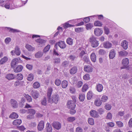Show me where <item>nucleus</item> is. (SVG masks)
<instances>
[{
  "mask_svg": "<svg viewBox=\"0 0 132 132\" xmlns=\"http://www.w3.org/2000/svg\"><path fill=\"white\" fill-rule=\"evenodd\" d=\"M75 118L74 117H70L67 118V121L70 122H72L75 120Z\"/></svg>",
  "mask_w": 132,
  "mask_h": 132,
  "instance_id": "5fc2aeb1",
  "label": "nucleus"
},
{
  "mask_svg": "<svg viewBox=\"0 0 132 132\" xmlns=\"http://www.w3.org/2000/svg\"><path fill=\"white\" fill-rule=\"evenodd\" d=\"M82 82L81 81H79L77 82V86L78 88H80L82 86Z\"/></svg>",
  "mask_w": 132,
  "mask_h": 132,
  "instance_id": "69168bd1",
  "label": "nucleus"
},
{
  "mask_svg": "<svg viewBox=\"0 0 132 132\" xmlns=\"http://www.w3.org/2000/svg\"><path fill=\"white\" fill-rule=\"evenodd\" d=\"M5 78L9 80L13 79L15 78V76L13 74H7Z\"/></svg>",
  "mask_w": 132,
  "mask_h": 132,
  "instance_id": "aec40b11",
  "label": "nucleus"
},
{
  "mask_svg": "<svg viewBox=\"0 0 132 132\" xmlns=\"http://www.w3.org/2000/svg\"><path fill=\"white\" fill-rule=\"evenodd\" d=\"M129 63V60L127 58H124L122 60V64L124 66H127L128 64Z\"/></svg>",
  "mask_w": 132,
  "mask_h": 132,
  "instance_id": "412c9836",
  "label": "nucleus"
},
{
  "mask_svg": "<svg viewBox=\"0 0 132 132\" xmlns=\"http://www.w3.org/2000/svg\"><path fill=\"white\" fill-rule=\"evenodd\" d=\"M68 58L70 60L72 61L74 60L76 57L75 56L72 55L69 56Z\"/></svg>",
  "mask_w": 132,
  "mask_h": 132,
  "instance_id": "864d4df0",
  "label": "nucleus"
},
{
  "mask_svg": "<svg viewBox=\"0 0 132 132\" xmlns=\"http://www.w3.org/2000/svg\"><path fill=\"white\" fill-rule=\"evenodd\" d=\"M12 55H13L16 54L17 55H20L21 52L20 48L18 46H16L15 48V50L12 51L11 52Z\"/></svg>",
  "mask_w": 132,
  "mask_h": 132,
  "instance_id": "7ed1b4c3",
  "label": "nucleus"
},
{
  "mask_svg": "<svg viewBox=\"0 0 132 132\" xmlns=\"http://www.w3.org/2000/svg\"><path fill=\"white\" fill-rule=\"evenodd\" d=\"M18 115L16 113L13 112L10 116V117L12 119H15L18 117Z\"/></svg>",
  "mask_w": 132,
  "mask_h": 132,
  "instance_id": "473e14b6",
  "label": "nucleus"
},
{
  "mask_svg": "<svg viewBox=\"0 0 132 132\" xmlns=\"http://www.w3.org/2000/svg\"><path fill=\"white\" fill-rule=\"evenodd\" d=\"M7 29L9 30V31L12 32L13 33H15V32H20V31L16 29H13L9 27H6V28Z\"/></svg>",
  "mask_w": 132,
  "mask_h": 132,
  "instance_id": "7c9ffc66",
  "label": "nucleus"
},
{
  "mask_svg": "<svg viewBox=\"0 0 132 132\" xmlns=\"http://www.w3.org/2000/svg\"><path fill=\"white\" fill-rule=\"evenodd\" d=\"M86 28L87 30L91 29L93 27V25L91 23H89L86 25Z\"/></svg>",
  "mask_w": 132,
  "mask_h": 132,
  "instance_id": "79ce46f5",
  "label": "nucleus"
},
{
  "mask_svg": "<svg viewBox=\"0 0 132 132\" xmlns=\"http://www.w3.org/2000/svg\"><path fill=\"white\" fill-rule=\"evenodd\" d=\"M103 32L102 30L99 28H96L95 29L94 33L95 35L97 36H99L101 35Z\"/></svg>",
  "mask_w": 132,
  "mask_h": 132,
  "instance_id": "0eeeda50",
  "label": "nucleus"
},
{
  "mask_svg": "<svg viewBox=\"0 0 132 132\" xmlns=\"http://www.w3.org/2000/svg\"><path fill=\"white\" fill-rule=\"evenodd\" d=\"M44 123L43 121H41L39 123L38 126L37 128L38 130L41 131L44 128Z\"/></svg>",
  "mask_w": 132,
  "mask_h": 132,
  "instance_id": "6e6552de",
  "label": "nucleus"
},
{
  "mask_svg": "<svg viewBox=\"0 0 132 132\" xmlns=\"http://www.w3.org/2000/svg\"><path fill=\"white\" fill-rule=\"evenodd\" d=\"M11 105L13 108H17L18 107V104L17 101L15 100L12 99L11 100Z\"/></svg>",
  "mask_w": 132,
  "mask_h": 132,
  "instance_id": "9b49d317",
  "label": "nucleus"
},
{
  "mask_svg": "<svg viewBox=\"0 0 132 132\" xmlns=\"http://www.w3.org/2000/svg\"><path fill=\"white\" fill-rule=\"evenodd\" d=\"M34 78V75L32 74H30L28 76L27 80L30 81H32Z\"/></svg>",
  "mask_w": 132,
  "mask_h": 132,
  "instance_id": "37998d69",
  "label": "nucleus"
},
{
  "mask_svg": "<svg viewBox=\"0 0 132 132\" xmlns=\"http://www.w3.org/2000/svg\"><path fill=\"white\" fill-rule=\"evenodd\" d=\"M128 54V52L125 50L121 51L119 52V56H126Z\"/></svg>",
  "mask_w": 132,
  "mask_h": 132,
  "instance_id": "5701e85b",
  "label": "nucleus"
},
{
  "mask_svg": "<svg viewBox=\"0 0 132 132\" xmlns=\"http://www.w3.org/2000/svg\"><path fill=\"white\" fill-rule=\"evenodd\" d=\"M116 54V51L114 49H112L110 51L109 55V56L110 59H113L115 56Z\"/></svg>",
  "mask_w": 132,
  "mask_h": 132,
  "instance_id": "9d476101",
  "label": "nucleus"
},
{
  "mask_svg": "<svg viewBox=\"0 0 132 132\" xmlns=\"http://www.w3.org/2000/svg\"><path fill=\"white\" fill-rule=\"evenodd\" d=\"M31 95L33 98L36 99L38 97L39 94V92L37 91L33 90L31 92Z\"/></svg>",
  "mask_w": 132,
  "mask_h": 132,
  "instance_id": "39448f33",
  "label": "nucleus"
},
{
  "mask_svg": "<svg viewBox=\"0 0 132 132\" xmlns=\"http://www.w3.org/2000/svg\"><path fill=\"white\" fill-rule=\"evenodd\" d=\"M103 86L100 84H97L96 86V89L99 92H101L103 89Z\"/></svg>",
  "mask_w": 132,
  "mask_h": 132,
  "instance_id": "6ab92c4d",
  "label": "nucleus"
},
{
  "mask_svg": "<svg viewBox=\"0 0 132 132\" xmlns=\"http://www.w3.org/2000/svg\"><path fill=\"white\" fill-rule=\"evenodd\" d=\"M41 103L43 105L45 106L46 105V98H44L41 101Z\"/></svg>",
  "mask_w": 132,
  "mask_h": 132,
  "instance_id": "6e6d98bb",
  "label": "nucleus"
},
{
  "mask_svg": "<svg viewBox=\"0 0 132 132\" xmlns=\"http://www.w3.org/2000/svg\"><path fill=\"white\" fill-rule=\"evenodd\" d=\"M102 25V23L98 20L94 22V25L96 26L101 27Z\"/></svg>",
  "mask_w": 132,
  "mask_h": 132,
  "instance_id": "2f4dec72",
  "label": "nucleus"
},
{
  "mask_svg": "<svg viewBox=\"0 0 132 132\" xmlns=\"http://www.w3.org/2000/svg\"><path fill=\"white\" fill-rule=\"evenodd\" d=\"M104 31L105 34L106 35L108 34L110 32V30L108 27H105L104 28Z\"/></svg>",
  "mask_w": 132,
  "mask_h": 132,
  "instance_id": "603ef678",
  "label": "nucleus"
},
{
  "mask_svg": "<svg viewBox=\"0 0 132 132\" xmlns=\"http://www.w3.org/2000/svg\"><path fill=\"white\" fill-rule=\"evenodd\" d=\"M116 123L117 125L119 127H121L123 126V123L121 121H116Z\"/></svg>",
  "mask_w": 132,
  "mask_h": 132,
  "instance_id": "de8ad7c7",
  "label": "nucleus"
},
{
  "mask_svg": "<svg viewBox=\"0 0 132 132\" xmlns=\"http://www.w3.org/2000/svg\"><path fill=\"white\" fill-rule=\"evenodd\" d=\"M36 41L37 42L39 43V45H40V44H44L45 42V40L41 39H37Z\"/></svg>",
  "mask_w": 132,
  "mask_h": 132,
  "instance_id": "c03bdc74",
  "label": "nucleus"
},
{
  "mask_svg": "<svg viewBox=\"0 0 132 132\" xmlns=\"http://www.w3.org/2000/svg\"><path fill=\"white\" fill-rule=\"evenodd\" d=\"M23 68V66L21 65H18L14 69V71L15 72H18L22 71Z\"/></svg>",
  "mask_w": 132,
  "mask_h": 132,
  "instance_id": "a211bd4d",
  "label": "nucleus"
},
{
  "mask_svg": "<svg viewBox=\"0 0 132 132\" xmlns=\"http://www.w3.org/2000/svg\"><path fill=\"white\" fill-rule=\"evenodd\" d=\"M73 39L71 38H68L67 39V42L69 45H72L73 43Z\"/></svg>",
  "mask_w": 132,
  "mask_h": 132,
  "instance_id": "a19ab883",
  "label": "nucleus"
},
{
  "mask_svg": "<svg viewBox=\"0 0 132 132\" xmlns=\"http://www.w3.org/2000/svg\"><path fill=\"white\" fill-rule=\"evenodd\" d=\"M94 104L96 106H100L102 104V102L99 98H97L95 99L94 102Z\"/></svg>",
  "mask_w": 132,
  "mask_h": 132,
  "instance_id": "2eb2a0df",
  "label": "nucleus"
},
{
  "mask_svg": "<svg viewBox=\"0 0 132 132\" xmlns=\"http://www.w3.org/2000/svg\"><path fill=\"white\" fill-rule=\"evenodd\" d=\"M86 54V51L84 50H82L81 51L79 54V56L82 58L83 56L85 55Z\"/></svg>",
  "mask_w": 132,
  "mask_h": 132,
  "instance_id": "a18cd8bd",
  "label": "nucleus"
},
{
  "mask_svg": "<svg viewBox=\"0 0 132 132\" xmlns=\"http://www.w3.org/2000/svg\"><path fill=\"white\" fill-rule=\"evenodd\" d=\"M21 120L20 119H17L14 120L13 122V124L15 125H20L21 123Z\"/></svg>",
  "mask_w": 132,
  "mask_h": 132,
  "instance_id": "a878e982",
  "label": "nucleus"
},
{
  "mask_svg": "<svg viewBox=\"0 0 132 132\" xmlns=\"http://www.w3.org/2000/svg\"><path fill=\"white\" fill-rule=\"evenodd\" d=\"M43 55V54L41 52L39 51L37 52L35 54V57L36 58H40Z\"/></svg>",
  "mask_w": 132,
  "mask_h": 132,
  "instance_id": "4c0bfd02",
  "label": "nucleus"
},
{
  "mask_svg": "<svg viewBox=\"0 0 132 132\" xmlns=\"http://www.w3.org/2000/svg\"><path fill=\"white\" fill-rule=\"evenodd\" d=\"M52 125L53 127L56 129H58V122L56 121H54L52 123Z\"/></svg>",
  "mask_w": 132,
  "mask_h": 132,
  "instance_id": "09e8293b",
  "label": "nucleus"
},
{
  "mask_svg": "<svg viewBox=\"0 0 132 132\" xmlns=\"http://www.w3.org/2000/svg\"><path fill=\"white\" fill-rule=\"evenodd\" d=\"M85 95L84 94H80L79 95V98L80 101L82 102L84 100Z\"/></svg>",
  "mask_w": 132,
  "mask_h": 132,
  "instance_id": "ea45409f",
  "label": "nucleus"
},
{
  "mask_svg": "<svg viewBox=\"0 0 132 132\" xmlns=\"http://www.w3.org/2000/svg\"><path fill=\"white\" fill-rule=\"evenodd\" d=\"M46 126L47 132H52V128L50 124L49 123H47Z\"/></svg>",
  "mask_w": 132,
  "mask_h": 132,
  "instance_id": "393cba45",
  "label": "nucleus"
},
{
  "mask_svg": "<svg viewBox=\"0 0 132 132\" xmlns=\"http://www.w3.org/2000/svg\"><path fill=\"white\" fill-rule=\"evenodd\" d=\"M89 75L88 74H86L83 76V79L84 80H88L89 79Z\"/></svg>",
  "mask_w": 132,
  "mask_h": 132,
  "instance_id": "052dcab7",
  "label": "nucleus"
},
{
  "mask_svg": "<svg viewBox=\"0 0 132 132\" xmlns=\"http://www.w3.org/2000/svg\"><path fill=\"white\" fill-rule=\"evenodd\" d=\"M88 121L89 123L91 125H93L94 123V120L92 118H89L88 119Z\"/></svg>",
  "mask_w": 132,
  "mask_h": 132,
  "instance_id": "bf43d9fd",
  "label": "nucleus"
},
{
  "mask_svg": "<svg viewBox=\"0 0 132 132\" xmlns=\"http://www.w3.org/2000/svg\"><path fill=\"white\" fill-rule=\"evenodd\" d=\"M29 112L31 114H32V115H34L36 113V111L32 109H29Z\"/></svg>",
  "mask_w": 132,
  "mask_h": 132,
  "instance_id": "0e129e2a",
  "label": "nucleus"
},
{
  "mask_svg": "<svg viewBox=\"0 0 132 132\" xmlns=\"http://www.w3.org/2000/svg\"><path fill=\"white\" fill-rule=\"evenodd\" d=\"M106 119H107L111 120L112 119V115L110 112L108 113L106 117Z\"/></svg>",
  "mask_w": 132,
  "mask_h": 132,
  "instance_id": "49530a36",
  "label": "nucleus"
},
{
  "mask_svg": "<svg viewBox=\"0 0 132 132\" xmlns=\"http://www.w3.org/2000/svg\"><path fill=\"white\" fill-rule=\"evenodd\" d=\"M68 81L65 80L62 81V87L63 88H65L68 86Z\"/></svg>",
  "mask_w": 132,
  "mask_h": 132,
  "instance_id": "58836bf2",
  "label": "nucleus"
},
{
  "mask_svg": "<svg viewBox=\"0 0 132 132\" xmlns=\"http://www.w3.org/2000/svg\"><path fill=\"white\" fill-rule=\"evenodd\" d=\"M88 89V85L86 84H85L83 86L82 88V91L83 92L86 91Z\"/></svg>",
  "mask_w": 132,
  "mask_h": 132,
  "instance_id": "3c124183",
  "label": "nucleus"
},
{
  "mask_svg": "<svg viewBox=\"0 0 132 132\" xmlns=\"http://www.w3.org/2000/svg\"><path fill=\"white\" fill-rule=\"evenodd\" d=\"M19 60L17 58L13 59L11 63V66L12 68H14V66L18 64Z\"/></svg>",
  "mask_w": 132,
  "mask_h": 132,
  "instance_id": "423d86ee",
  "label": "nucleus"
},
{
  "mask_svg": "<svg viewBox=\"0 0 132 132\" xmlns=\"http://www.w3.org/2000/svg\"><path fill=\"white\" fill-rule=\"evenodd\" d=\"M112 44L109 42H104L103 44L104 47L106 48H110L112 47Z\"/></svg>",
  "mask_w": 132,
  "mask_h": 132,
  "instance_id": "ddd939ff",
  "label": "nucleus"
},
{
  "mask_svg": "<svg viewBox=\"0 0 132 132\" xmlns=\"http://www.w3.org/2000/svg\"><path fill=\"white\" fill-rule=\"evenodd\" d=\"M90 58L91 60L94 62H95L96 59V55L94 53H92L90 55Z\"/></svg>",
  "mask_w": 132,
  "mask_h": 132,
  "instance_id": "c85d7f7f",
  "label": "nucleus"
},
{
  "mask_svg": "<svg viewBox=\"0 0 132 132\" xmlns=\"http://www.w3.org/2000/svg\"><path fill=\"white\" fill-rule=\"evenodd\" d=\"M93 95V93L92 92L89 91L88 92L87 95V98L88 100H90L92 98Z\"/></svg>",
  "mask_w": 132,
  "mask_h": 132,
  "instance_id": "e433bc0d",
  "label": "nucleus"
},
{
  "mask_svg": "<svg viewBox=\"0 0 132 132\" xmlns=\"http://www.w3.org/2000/svg\"><path fill=\"white\" fill-rule=\"evenodd\" d=\"M83 29L82 27L78 28L75 29V31L77 32H80L83 31Z\"/></svg>",
  "mask_w": 132,
  "mask_h": 132,
  "instance_id": "4d7b16f0",
  "label": "nucleus"
},
{
  "mask_svg": "<svg viewBox=\"0 0 132 132\" xmlns=\"http://www.w3.org/2000/svg\"><path fill=\"white\" fill-rule=\"evenodd\" d=\"M82 59L88 64H89L90 62L89 58L87 55H85L83 57Z\"/></svg>",
  "mask_w": 132,
  "mask_h": 132,
  "instance_id": "cd10ccee",
  "label": "nucleus"
},
{
  "mask_svg": "<svg viewBox=\"0 0 132 132\" xmlns=\"http://www.w3.org/2000/svg\"><path fill=\"white\" fill-rule=\"evenodd\" d=\"M128 42L126 40L122 41L121 43V45L123 48L125 50H126L128 47Z\"/></svg>",
  "mask_w": 132,
  "mask_h": 132,
  "instance_id": "f8f14e48",
  "label": "nucleus"
},
{
  "mask_svg": "<svg viewBox=\"0 0 132 132\" xmlns=\"http://www.w3.org/2000/svg\"><path fill=\"white\" fill-rule=\"evenodd\" d=\"M16 78L19 80H21L23 78V76L21 74H19L17 75Z\"/></svg>",
  "mask_w": 132,
  "mask_h": 132,
  "instance_id": "680f3d73",
  "label": "nucleus"
},
{
  "mask_svg": "<svg viewBox=\"0 0 132 132\" xmlns=\"http://www.w3.org/2000/svg\"><path fill=\"white\" fill-rule=\"evenodd\" d=\"M69 22L68 21L63 24V27L65 29L69 27H73L75 26L73 25H71L69 24Z\"/></svg>",
  "mask_w": 132,
  "mask_h": 132,
  "instance_id": "b1692460",
  "label": "nucleus"
},
{
  "mask_svg": "<svg viewBox=\"0 0 132 132\" xmlns=\"http://www.w3.org/2000/svg\"><path fill=\"white\" fill-rule=\"evenodd\" d=\"M66 45L63 41H60L58 42V46L62 48H64L65 47Z\"/></svg>",
  "mask_w": 132,
  "mask_h": 132,
  "instance_id": "4be33fe9",
  "label": "nucleus"
},
{
  "mask_svg": "<svg viewBox=\"0 0 132 132\" xmlns=\"http://www.w3.org/2000/svg\"><path fill=\"white\" fill-rule=\"evenodd\" d=\"M97 16H98V19L99 20H101L103 19V16L102 15H94L92 16H90V17H94Z\"/></svg>",
  "mask_w": 132,
  "mask_h": 132,
  "instance_id": "8fccbe9b",
  "label": "nucleus"
},
{
  "mask_svg": "<svg viewBox=\"0 0 132 132\" xmlns=\"http://www.w3.org/2000/svg\"><path fill=\"white\" fill-rule=\"evenodd\" d=\"M90 115L94 118H97L99 115L97 112L95 110H91L90 112Z\"/></svg>",
  "mask_w": 132,
  "mask_h": 132,
  "instance_id": "1a4fd4ad",
  "label": "nucleus"
},
{
  "mask_svg": "<svg viewBox=\"0 0 132 132\" xmlns=\"http://www.w3.org/2000/svg\"><path fill=\"white\" fill-rule=\"evenodd\" d=\"M40 86V84L39 82L37 81L35 82L33 85V88L35 89L38 88Z\"/></svg>",
  "mask_w": 132,
  "mask_h": 132,
  "instance_id": "c9c22d12",
  "label": "nucleus"
},
{
  "mask_svg": "<svg viewBox=\"0 0 132 132\" xmlns=\"http://www.w3.org/2000/svg\"><path fill=\"white\" fill-rule=\"evenodd\" d=\"M24 96L26 98L29 102H31L32 101V98L31 96L28 94H24Z\"/></svg>",
  "mask_w": 132,
  "mask_h": 132,
  "instance_id": "72a5a7b5",
  "label": "nucleus"
},
{
  "mask_svg": "<svg viewBox=\"0 0 132 132\" xmlns=\"http://www.w3.org/2000/svg\"><path fill=\"white\" fill-rule=\"evenodd\" d=\"M25 47L29 51L32 52L35 50V47L28 44H26Z\"/></svg>",
  "mask_w": 132,
  "mask_h": 132,
  "instance_id": "dca6fc26",
  "label": "nucleus"
},
{
  "mask_svg": "<svg viewBox=\"0 0 132 132\" xmlns=\"http://www.w3.org/2000/svg\"><path fill=\"white\" fill-rule=\"evenodd\" d=\"M52 91V89L51 87H50L48 88L47 92L48 101L50 103L54 102L55 104H57L58 102V96L57 95H53L52 99L50 98Z\"/></svg>",
  "mask_w": 132,
  "mask_h": 132,
  "instance_id": "f257e3e1",
  "label": "nucleus"
},
{
  "mask_svg": "<svg viewBox=\"0 0 132 132\" xmlns=\"http://www.w3.org/2000/svg\"><path fill=\"white\" fill-rule=\"evenodd\" d=\"M70 92L72 94H74L75 92V88L73 87H71L69 89Z\"/></svg>",
  "mask_w": 132,
  "mask_h": 132,
  "instance_id": "338daca9",
  "label": "nucleus"
},
{
  "mask_svg": "<svg viewBox=\"0 0 132 132\" xmlns=\"http://www.w3.org/2000/svg\"><path fill=\"white\" fill-rule=\"evenodd\" d=\"M76 132H83L82 128L80 127H77L76 130Z\"/></svg>",
  "mask_w": 132,
  "mask_h": 132,
  "instance_id": "774afa93",
  "label": "nucleus"
},
{
  "mask_svg": "<svg viewBox=\"0 0 132 132\" xmlns=\"http://www.w3.org/2000/svg\"><path fill=\"white\" fill-rule=\"evenodd\" d=\"M26 68L30 70H31L33 68V65H32L27 64L26 66Z\"/></svg>",
  "mask_w": 132,
  "mask_h": 132,
  "instance_id": "e2e57ef3",
  "label": "nucleus"
},
{
  "mask_svg": "<svg viewBox=\"0 0 132 132\" xmlns=\"http://www.w3.org/2000/svg\"><path fill=\"white\" fill-rule=\"evenodd\" d=\"M89 42L91 43V46L93 47H96L98 45V42L96 40V38L94 37H92L90 38Z\"/></svg>",
  "mask_w": 132,
  "mask_h": 132,
  "instance_id": "f03ea898",
  "label": "nucleus"
},
{
  "mask_svg": "<svg viewBox=\"0 0 132 132\" xmlns=\"http://www.w3.org/2000/svg\"><path fill=\"white\" fill-rule=\"evenodd\" d=\"M8 59V58L7 57L5 56L0 60V64H2L5 63L7 61Z\"/></svg>",
  "mask_w": 132,
  "mask_h": 132,
  "instance_id": "c756f323",
  "label": "nucleus"
},
{
  "mask_svg": "<svg viewBox=\"0 0 132 132\" xmlns=\"http://www.w3.org/2000/svg\"><path fill=\"white\" fill-rule=\"evenodd\" d=\"M77 71V67L74 66L72 67L69 70L70 73L71 75H73L76 73Z\"/></svg>",
  "mask_w": 132,
  "mask_h": 132,
  "instance_id": "f3484780",
  "label": "nucleus"
},
{
  "mask_svg": "<svg viewBox=\"0 0 132 132\" xmlns=\"http://www.w3.org/2000/svg\"><path fill=\"white\" fill-rule=\"evenodd\" d=\"M84 70L88 72H90L92 71L93 68L89 65H85L84 67Z\"/></svg>",
  "mask_w": 132,
  "mask_h": 132,
  "instance_id": "4468645a",
  "label": "nucleus"
},
{
  "mask_svg": "<svg viewBox=\"0 0 132 132\" xmlns=\"http://www.w3.org/2000/svg\"><path fill=\"white\" fill-rule=\"evenodd\" d=\"M11 2L10 1L7 0L6 1L5 3V4L4 5V6L5 8L7 9H9L10 7V5Z\"/></svg>",
  "mask_w": 132,
  "mask_h": 132,
  "instance_id": "bb28decb",
  "label": "nucleus"
},
{
  "mask_svg": "<svg viewBox=\"0 0 132 132\" xmlns=\"http://www.w3.org/2000/svg\"><path fill=\"white\" fill-rule=\"evenodd\" d=\"M108 99V97L105 95H103L102 96L101 100V101L103 102H106Z\"/></svg>",
  "mask_w": 132,
  "mask_h": 132,
  "instance_id": "f704fd0d",
  "label": "nucleus"
},
{
  "mask_svg": "<svg viewBox=\"0 0 132 132\" xmlns=\"http://www.w3.org/2000/svg\"><path fill=\"white\" fill-rule=\"evenodd\" d=\"M76 106L75 103L72 101H69L67 103V107L69 109H74Z\"/></svg>",
  "mask_w": 132,
  "mask_h": 132,
  "instance_id": "20e7f679",
  "label": "nucleus"
},
{
  "mask_svg": "<svg viewBox=\"0 0 132 132\" xmlns=\"http://www.w3.org/2000/svg\"><path fill=\"white\" fill-rule=\"evenodd\" d=\"M50 48V45H47L43 50V51L44 52H47Z\"/></svg>",
  "mask_w": 132,
  "mask_h": 132,
  "instance_id": "13d9d810",
  "label": "nucleus"
}]
</instances>
